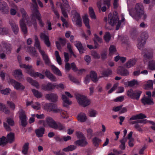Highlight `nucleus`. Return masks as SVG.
<instances>
[{
    "mask_svg": "<svg viewBox=\"0 0 155 155\" xmlns=\"http://www.w3.org/2000/svg\"><path fill=\"white\" fill-rule=\"evenodd\" d=\"M78 121L81 122H84L86 121L87 119L86 114L84 113H80L77 117Z\"/></svg>",
    "mask_w": 155,
    "mask_h": 155,
    "instance_id": "nucleus-25",
    "label": "nucleus"
},
{
    "mask_svg": "<svg viewBox=\"0 0 155 155\" xmlns=\"http://www.w3.org/2000/svg\"><path fill=\"white\" fill-rule=\"evenodd\" d=\"M74 45L78 49L79 52L81 54L84 53V49L82 46L81 43L79 41H76L74 42Z\"/></svg>",
    "mask_w": 155,
    "mask_h": 155,
    "instance_id": "nucleus-26",
    "label": "nucleus"
},
{
    "mask_svg": "<svg viewBox=\"0 0 155 155\" xmlns=\"http://www.w3.org/2000/svg\"><path fill=\"white\" fill-rule=\"evenodd\" d=\"M94 41L95 44L96 45L97 43V41H98L99 42H101L102 41V38L99 37L96 34H94Z\"/></svg>",
    "mask_w": 155,
    "mask_h": 155,
    "instance_id": "nucleus-53",
    "label": "nucleus"
},
{
    "mask_svg": "<svg viewBox=\"0 0 155 155\" xmlns=\"http://www.w3.org/2000/svg\"><path fill=\"white\" fill-rule=\"evenodd\" d=\"M109 55H112L115 54L116 51V47L114 45H111L109 48Z\"/></svg>",
    "mask_w": 155,
    "mask_h": 155,
    "instance_id": "nucleus-42",
    "label": "nucleus"
},
{
    "mask_svg": "<svg viewBox=\"0 0 155 155\" xmlns=\"http://www.w3.org/2000/svg\"><path fill=\"white\" fill-rule=\"evenodd\" d=\"M27 51L30 52L34 57H36L38 56V53L35 50L33 47H29L28 48Z\"/></svg>",
    "mask_w": 155,
    "mask_h": 155,
    "instance_id": "nucleus-38",
    "label": "nucleus"
},
{
    "mask_svg": "<svg viewBox=\"0 0 155 155\" xmlns=\"http://www.w3.org/2000/svg\"><path fill=\"white\" fill-rule=\"evenodd\" d=\"M40 51V53L45 63L47 64H49L50 63V61L48 55L45 53L43 50L42 51Z\"/></svg>",
    "mask_w": 155,
    "mask_h": 155,
    "instance_id": "nucleus-24",
    "label": "nucleus"
},
{
    "mask_svg": "<svg viewBox=\"0 0 155 155\" xmlns=\"http://www.w3.org/2000/svg\"><path fill=\"white\" fill-rule=\"evenodd\" d=\"M11 6L12 8L10 9V13L12 15H15L17 13L18 9V6L14 4H12L11 5Z\"/></svg>",
    "mask_w": 155,
    "mask_h": 155,
    "instance_id": "nucleus-31",
    "label": "nucleus"
},
{
    "mask_svg": "<svg viewBox=\"0 0 155 155\" xmlns=\"http://www.w3.org/2000/svg\"><path fill=\"white\" fill-rule=\"evenodd\" d=\"M90 76L93 82H95L98 80L97 74L95 71H91L90 72Z\"/></svg>",
    "mask_w": 155,
    "mask_h": 155,
    "instance_id": "nucleus-35",
    "label": "nucleus"
},
{
    "mask_svg": "<svg viewBox=\"0 0 155 155\" xmlns=\"http://www.w3.org/2000/svg\"><path fill=\"white\" fill-rule=\"evenodd\" d=\"M101 140L97 137H95L92 139V142L94 145L95 147H97L99 145V143L101 142Z\"/></svg>",
    "mask_w": 155,
    "mask_h": 155,
    "instance_id": "nucleus-39",
    "label": "nucleus"
},
{
    "mask_svg": "<svg viewBox=\"0 0 155 155\" xmlns=\"http://www.w3.org/2000/svg\"><path fill=\"white\" fill-rule=\"evenodd\" d=\"M0 12L4 14H7L9 12V8L7 4L1 1H0Z\"/></svg>",
    "mask_w": 155,
    "mask_h": 155,
    "instance_id": "nucleus-15",
    "label": "nucleus"
},
{
    "mask_svg": "<svg viewBox=\"0 0 155 155\" xmlns=\"http://www.w3.org/2000/svg\"><path fill=\"white\" fill-rule=\"evenodd\" d=\"M55 55L56 57L57 61L59 65H61V60L58 51H55Z\"/></svg>",
    "mask_w": 155,
    "mask_h": 155,
    "instance_id": "nucleus-50",
    "label": "nucleus"
},
{
    "mask_svg": "<svg viewBox=\"0 0 155 155\" xmlns=\"http://www.w3.org/2000/svg\"><path fill=\"white\" fill-rule=\"evenodd\" d=\"M20 12L22 15V18L20 21V26L22 32L25 34H26L27 32V30L25 24V20L27 21V23L28 21L27 20V18H28V15L25 10L23 8H20L19 10ZM29 20H28V21Z\"/></svg>",
    "mask_w": 155,
    "mask_h": 155,
    "instance_id": "nucleus-6",
    "label": "nucleus"
},
{
    "mask_svg": "<svg viewBox=\"0 0 155 155\" xmlns=\"http://www.w3.org/2000/svg\"><path fill=\"white\" fill-rule=\"evenodd\" d=\"M141 102L144 105H152L154 104L153 100L151 98L147 97H144L141 99Z\"/></svg>",
    "mask_w": 155,
    "mask_h": 155,
    "instance_id": "nucleus-20",
    "label": "nucleus"
},
{
    "mask_svg": "<svg viewBox=\"0 0 155 155\" xmlns=\"http://www.w3.org/2000/svg\"><path fill=\"white\" fill-rule=\"evenodd\" d=\"M8 83L9 84L12 85L14 88L17 90H23L25 88V87L22 84L14 80L10 79L8 81Z\"/></svg>",
    "mask_w": 155,
    "mask_h": 155,
    "instance_id": "nucleus-13",
    "label": "nucleus"
},
{
    "mask_svg": "<svg viewBox=\"0 0 155 155\" xmlns=\"http://www.w3.org/2000/svg\"><path fill=\"white\" fill-rule=\"evenodd\" d=\"M128 86L132 87L135 85L138 84L137 81L136 80H134L132 81H128L127 82Z\"/></svg>",
    "mask_w": 155,
    "mask_h": 155,
    "instance_id": "nucleus-52",
    "label": "nucleus"
},
{
    "mask_svg": "<svg viewBox=\"0 0 155 155\" xmlns=\"http://www.w3.org/2000/svg\"><path fill=\"white\" fill-rule=\"evenodd\" d=\"M34 39L35 40V46L38 49L39 52H40V51H42L41 49L40 46V42L39 41L38 38L37 36L35 35L34 36Z\"/></svg>",
    "mask_w": 155,
    "mask_h": 155,
    "instance_id": "nucleus-32",
    "label": "nucleus"
},
{
    "mask_svg": "<svg viewBox=\"0 0 155 155\" xmlns=\"http://www.w3.org/2000/svg\"><path fill=\"white\" fill-rule=\"evenodd\" d=\"M32 107L35 110H38L41 108V105L39 103L36 102L32 105Z\"/></svg>",
    "mask_w": 155,
    "mask_h": 155,
    "instance_id": "nucleus-55",
    "label": "nucleus"
},
{
    "mask_svg": "<svg viewBox=\"0 0 155 155\" xmlns=\"http://www.w3.org/2000/svg\"><path fill=\"white\" fill-rule=\"evenodd\" d=\"M146 118V116L143 114L140 113L139 114L133 115L130 118V120H135L139 119H142Z\"/></svg>",
    "mask_w": 155,
    "mask_h": 155,
    "instance_id": "nucleus-27",
    "label": "nucleus"
},
{
    "mask_svg": "<svg viewBox=\"0 0 155 155\" xmlns=\"http://www.w3.org/2000/svg\"><path fill=\"white\" fill-rule=\"evenodd\" d=\"M11 90L9 88H6L3 90H0V92L1 94L4 95H8L10 93Z\"/></svg>",
    "mask_w": 155,
    "mask_h": 155,
    "instance_id": "nucleus-56",
    "label": "nucleus"
},
{
    "mask_svg": "<svg viewBox=\"0 0 155 155\" xmlns=\"http://www.w3.org/2000/svg\"><path fill=\"white\" fill-rule=\"evenodd\" d=\"M111 38L110 34L109 32H106L105 33L104 36V39L106 42H109Z\"/></svg>",
    "mask_w": 155,
    "mask_h": 155,
    "instance_id": "nucleus-54",
    "label": "nucleus"
},
{
    "mask_svg": "<svg viewBox=\"0 0 155 155\" xmlns=\"http://www.w3.org/2000/svg\"><path fill=\"white\" fill-rule=\"evenodd\" d=\"M17 58L19 63L20 67L21 68L25 69L26 71V72L31 76L35 78L38 77L40 78L41 79H43L44 78L45 76L43 75L39 72H35L34 70L32 68V66L22 64L21 62V57L20 56H18Z\"/></svg>",
    "mask_w": 155,
    "mask_h": 155,
    "instance_id": "nucleus-3",
    "label": "nucleus"
},
{
    "mask_svg": "<svg viewBox=\"0 0 155 155\" xmlns=\"http://www.w3.org/2000/svg\"><path fill=\"white\" fill-rule=\"evenodd\" d=\"M89 13L90 17L92 19H96V16L93 8L90 7L89 8Z\"/></svg>",
    "mask_w": 155,
    "mask_h": 155,
    "instance_id": "nucleus-40",
    "label": "nucleus"
},
{
    "mask_svg": "<svg viewBox=\"0 0 155 155\" xmlns=\"http://www.w3.org/2000/svg\"><path fill=\"white\" fill-rule=\"evenodd\" d=\"M32 116H35L37 117L38 119H42L44 118L45 116L43 114H33Z\"/></svg>",
    "mask_w": 155,
    "mask_h": 155,
    "instance_id": "nucleus-62",
    "label": "nucleus"
},
{
    "mask_svg": "<svg viewBox=\"0 0 155 155\" xmlns=\"http://www.w3.org/2000/svg\"><path fill=\"white\" fill-rule=\"evenodd\" d=\"M61 98L63 101V105L64 107H67L72 103V102L70 101L66 96L64 94L62 95Z\"/></svg>",
    "mask_w": 155,
    "mask_h": 155,
    "instance_id": "nucleus-21",
    "label": "nucleus"
},
{
    "mask_svg": "<svg viewBox=\"0 0 155 155\" xmlns=\"http://www.w3.org/2000/svg\"><path fill=\"white\" fill-rule=\"evenodd\" d=\"M3 47H0V58L5 59H6V55L5 53H9L11 50V48L10 45L6 43L3 42L2 43Z\"/></svg>",
    "mask_w": 155,
    "mask_h": 155,
    "instance_id": "nucleus-9",
    "label": "nucleus"
},
{
    "mask_svg": "<svg viewBox=\"0 0 155 155\" xmlns=\"http://www.w3.org/2000/svg\"><path fill=\"white\" fill-rule=\"evenodd\" d=\"M91 77L89 75H87L84 78V83L86 84H88L90 82Z\"/></svg>",
    "mask_w": 155,
    "mask_h": 155,
    "instance_id": "nucleus-64",
    "label": "nucleus"
},
{
    "mask_svg": "<svg viewBox=\"0 0 155 155\" xmlns=\"http://www.w3.org/2000/svg\"><path fill=\"white\" fill-rule=\"evenodd\" d=\"M8 143V141L6 138L3 136L0 138V146H4L6 145Z\"/></svg>",
    "mask_w": 155,
    "mask_h": 155,
    "instance_id": "nucleus-44",
    "label": "nucleus"
},
{
    "mask_svg": "<svg viewBox=\"0 0 155 155\" xmlns=\"http://www.w3.org/2000/svg\"><path fill=\"white\" fill-rule=\"evenodd\" d=\"M61 20L63 22L62 25L63 27H66L68 26V23L66 21V20L64 19L63 17H61Z\"/></svg>",
    "mask_w": 155,
    "mask_h": 155,
    "instance_id": "nucleus-63",
    "label": "nucleus"
},
{
    "mask_svg": "<svg viewBox=\"0 0 155 155\" xmlns=\"http://www.w3.org/2000/svg\"><path fill=\"white\" fill-rule=\"evenodd\" d=\"M7 104L10 107L14 110L15 108V104L13 102L10 101H8L7 103Z\"/></svg>",
    "mask_w": 155,
    "mask_h": 155,
    "instance_id": "nucleus-60",
    "label": "nucleus"
},
{
    "mask_svg": "<svg viewBox=\"0 0 155 155\" xmlns=\"http://www.w3.org/2000/svg\"><path fill=\"white\" fill-rule=\"evenodd\" d=\"M27 81L31 83V84L37 88H39V85L38 83L36 81L33 80L31 78H27Z\"/></svg>",
    "mask_w": 155,
    "mask_h": 155,
    "instance_id": "nucleus-33",
    "label": "nucleus"
},
{
    "mask_svg": "<svg viewBox=\"0 0 155 155\" xmlns=\"http://www.w3.org/2000/svg\"><path fill=\"white\" fill-rule=\"evenodd\" d=\"M87 137L91 139L93 136V130L91 128H88L86 129Z\"/></svg>",
    "mask_w": 155,
    "mask_h": 155,
    "instance_id": "nucleus-46",
    "label": "nucleus"
},
{
    "mask_svg": "<svg viewBox=\"0 0 155 155\" xmlns=\"http://www.w3.org/2000/svg\"><path fill=\"white\" fill-rule=\"evenodd\" d=\"M127 141L126 138H124L120 142L121 144L120 146V148L122 150H124L125 148V143Z\"/></svg>",
    "mask_w": 155,
    "mask_h": 155,
    "instance_id": "nucleus-47",
    "label": "nucleus"
},
{
    "mask_svg": "<svg viewBox=\"0 0 155 155\" xmlns=\"http://www.w3.org/2000/svg\"><path fill=\"white\" fill-rule=\"evenodd\" d=\"M98 114V112L96 110L91 109L89 110L88 114L91 117H96Z\"/></svg>",
    "mask_w": 155,
    "mask_h": 155,
    "instance_id": "nucleus-34",
    "label": "nucleus"
},
{
    "mask_svg": "<svg viewBox=\"0 0 155 155\" xmlns=\"http://www.w3.org/2000/svg\"><path fill=\"white\" fill-rule=\"evenodd\" d=\"M109 23L113 26L115 24H117L116 29L118 30L121 24V22L118 20V17L117 13L116 12H114L113 14H110L108 16Z\"/></svg>",
    "mask_w": 155,
    "mask_h": 155,
    "instance_id": "nucleus-7",
    "label": "nucleus"
},
{
    "mask_svg": "<svg viewBox=\"0 0 155 155\" xmlns=\"http://www.w3.org/2000/svg\"><path fill=\"white\" fill-rule=\"evenodd\" d=\"M149 69L151 70H155V63L153 61H150L148 66Z\"/></svg>",
    "mask_w": 155,
    "mask_h": 155,
    "instance_id": "nucleus-57",
    "label": "nucleus"
},
{
    "mask_svg": "<svg viewBox=\"0 0 155 155\" xmlns=\"http://www.w3.org/2000/svg\"><path fill=\"white\" fill-rule=\"evenodd\" d=\"M74 143L78 146H84L87 144V142L85 139H82L76 141Z\"/></svg>",
    "mask_w": 155,
    "mask_h": 155,
    "instance_id": "nucleus-30",
    "label": "nucleus"
},
{
    "mask_svg": "<svg viewBox=\"0 0 155 155\" xmlns=\"http://www.w3.org/2000/svg\"><path fill=\"white\" fill-rule=\"evenodd\" d=\"M83 22L87 28L89 29L90 26L89 25V20L87 15H86L83 17Z\"/></svg>",
    "mask_w": 155,
    "mask_h": 155,
    "instance_id": "nucleus-36",
    "label": "nucleus"
},
{
    "mask_svg": "<svg viewBox=\"0 0 155 155\" xmlns=\"http://www.w3.org/2000/svg\"><path fill=\"white\" fill-rule=\"evenodd\" d=\"M7 140L10 143H12L15 140L14 134L10 133L7 136Z\"/></svg>",
    "mask_w": 155,
    "mask_h": 155,
    "instance_id": "nucleus-37",
    "label": "nucleus"
},
{
    "mask_svg": "<svg viewBox=\"0 0 155 155\" xmlns=\"http://www.w3.org/2000/svg\"><path fill=\"white\" fill-rule=\"evenodd\" d=\"M148 37V34L146 32L142 33L139 37L137 42V46L138 48L140 49H143L144 45L145 43L146 40Z\"/></svg>",
    "mask_w": 155,
    "mask_h": 155,
    "instance_id": "nucleus-10",
    "label": "nucleus"
},
{
    "mask_svg": "<svg viewBox=\"0 0 155 155\" xmlns=\"http://www.w3.org/2000/svg\"><path fill=\"white\" fill-rule=\"evenodd\" d=\"M45 107L46 109L49 111H52L55 113H60L61 117L63 118H67L68 117L66 111L62 110L54 104L51 103L46 104H45Z\"/></svg>",
    "mask_w": 155,
    "mask_h": 155,
    "instance_id": "nucleus-5",
    "label": "nucleus"
},
{
    "mask_svg": "<svg viewBox=\"0 0 155 155\" xmlns=\"http://www.w3.org/2000/svg\"><path fill=\"white\" fill-rule=\"evenodd\" d=\"M32 2V13L35 12L38 10V5L37 3L36 0H31Z\"/></svg>",
    "mask_w": 155,
    "mask_h": 155,
    "instance_id": "nucleus-43",
    "label": "nucleus"
},
{
    "mask_svg": "<svg viewBox=\"0 0 155 155\" xmlns=\"http://www.w3.org/2000/svg\"><path fill=\"white\" fill-rule=\"evenodd\" d=\"M51 69L53 72L59 76H61L62 74L60 70L57 68L54 65H52L51 67Z\"/></svg>",
    "mask_w": 155,
    "mask_h": 155,
    "instance_id": "nucleus-41",
    "label": "nucleus"
},
{
    "mask_svg": "<svg viewBox=\"0 0 155 155\" xmlns=\"http://www.w3.org/2000/svg\"><path fill=\"white\" fill-rule=\"evenodd\" d=\"M12 75L18 79L20 80L23 78L21 71L20 69L16 70L12 72Z\"/></svg>",
    "mask_w": 155,
    "mask_h": 155,
    "instance_id": "nucleus-17",
    "label": "nucleus"
},
{
    "mask_svg": "<svg viewBox=\"0 0 155 155\" xmlns=\"http://www.w3.org/2000/svg\"><path fill=\"white\" fill-rule=\"evenodd\" d=\"M118 84H114L113 87L109 90L108 93V94H110L114 91L117 88V87Z\"/></svg>",
    "mask_w": 155,
    "mask_h": 155,
    "instance_id": "nucleus-61",
    "label": "nucleus"
},
{
    "mask_svg": "<svg viewBox=\"0 0 155 155\" xmlns=\"http://www.w3.org/2000/svg\"><path fill=\"white\" fill-rule=\"evenodd\" d=\"M9 24L14 33L15 34H17L19 30L18 27V25L12 21H10Z\"/></svg>",
    "mask_w": 155,
    "mask_h": 155,
    "instance_id": "nucleus-23",
    "label": "nucleus"
},
{
    "mask_svg": "<svg viewBox=\"0 0 155 155\" xmlns=\"http://www.w3.org/2000/svg\"><path fill=\"white\" fill-rule=\"evenodd\" d=\"M19 117L21 121V125L23 127H25L27 124V117L24 111L22 109H20L19 111Z\"/></svg>",
    "mask_w": 155,
    "mask_h": 155,
    "instance_id": "nucleus-14",
    "label": "nucleus"
},
{
    "mask_svg": "<svg viewBox=\"0 0 155 155\" xmlns=\"http://www.w3.org/2000/svg\"><path fill=\"white\" fill-rule=\"evenodd\" d=\"M142 92V91L140 90L133 91L130 89L127 91V95L132 99L138 100L139 99Z\"/></svg>",
    "mask_w": 155,
    "mask_h": 155,
    "instance_id": "nucleus-11",
    "label": "nucleus"
},
{
    "mask_svg": "<svg viewBox=\"0 0 155 155\" xmlns=\"http://www.w3.org/2000/svg\"><path fill=\"white\" fill-rule=\"evenodd\" d=\"M129 12L130 15L133 18L137 20L141 18L145 19L147 17V15L144 12V7L141 3L136 4L132 12L129 11Z\"/></svg>",
    "mask_w": 155,
    "mask_h": 155,
    "instance_id": "nucleus-2",
    "label": "nucleus"
},
{
    "mask_svg": "<svg viewBox=\"0 0 155 155\" xmlns=\"http://www.w3.org/2000/svg\"><path fill=\"white\" fill-rule=\"evenodd\" d=\"M153 82L152 80H149L148 81L145 85V88L146 89L153 88Z\"/></svg>",
    "mask_w": 155,
    "mask_h": 155,
    "instance_id": "nucleus-45",
    "label": "nucleus"
},
{
    "mask_svg": "<svg viewBox=\"0 0 155 155\" xmlns=\"http://www.w3.org/2000/svg\"><path fill=\"white\" fill-rule=\"evenodd\" d=\"M72 21L78 25H81V18L80 15L76 10H74L72 12Z\"/></svg>",
    "mask_w": 155,
    "mask_h": 155,
    "instance_id": "nucleus-12",
    "label": "nucleus"
},
{
    "mask_svg": "<svg viewBox=\"0 0 155 155\" xmlns=\"http://www.w3.org/2000/svg\"><path fill=\"white\" fill-rule=\"evenodd\" d=\"M55 88V84L48 83L46 85L42 84L41 89L44 91H51Z\"/></svg>",
    "mask_w": 155,
    "mask_h": 155,
    "instance_id": "nucleus-16",
    "label": "nucleus"
},
{
    "mask_svg": "<svg viewBox=\"0 0 155 155\" xmlns=\"http://www.w3.org/2000/svg\"><path fill=\"white\" fill-rule=\"evenodd\" d=\"M41 15L38 10H37L35 12H33L32 15L30 16L29 21H27V25L29 26L33 25L35 28H36L37 23L36 21L37 18L39 24L40 26L42 27L44 26V23L41 19Z\"/></svg>",
    "mask_w": 155,
    "mask_h": 155,
    "instance_id": "nucleus-4",
    "label": "nucleus"
},
{
    "mask_svg": "<svg viewBox=\"0 0 155 155\" xmlns=\"http://www.w3.org/2000/svg\"><path fill=\"white\" fill-rule=\"evenodd\" d=\"M45 128L43 127H41L36 129L35 130V133L37 136L39 137L43 136L44 133Z\"/></svg>",
    "mask_w": 155,
    "mask_h": 155,
    "instance_id": "nucleus-29",
    "label": "nucleus"
},
{
    "mask_svg": "<svg viewBox=\"0 0 155 155\" xmlns=\"http://www.w3.org/2000/svg\"><path fill=\"white\" fill-rule=\"evenodd\" d=\"M76 99L79 104L84 107L90 104V100L84 95L78 94L76 96Z\"/></svg>",
    "mask_w": 155,
    "mask_h": 155,
    "instance_id": "nucleus-8",
    "label": "nucleus"
},
{
    "mask_svg": "<svg viewBox=\"0 0 155 155\" xmlns=\"http://www.w3.org/2000/svg\"><path fill=\"white\" fill-rule=\"evenodd\" d=\"M32 91L34 95L37 98H40L41 97V93L38 91L36 90L32 89Z\"/></svg>",
    "mask_w": 155,
    "mask_h": 155,
    "instance_id": "nucleus-48",
    "label": "nucleus"
},
{
    "mask_svg": "<svg viewBox=\"0 0 155 155\" xmlns=\"http://www.w3.org/2000/svg\"><path fill=\"white\" fill-rule=\"evenodd\" d=\"M41 38L45 40V42L46 45L49 47L50 45V43L49 42V38L48 35L45 34L41 33L40 35Z\"/></svg>",
    "mask_w": 155,
    "mask_h": 155,
    "instance_id": "nucleus-22",
    "label": "nucleus"
},
{
    "mask_svg": "<svg viewBox=\"0 0 155 155\" xmlns=\"http://www.w3.org/2000/svg\"><path fill=\"white\" fill-rule=\"evenodd\" d=\"M111 74L112 71L109 69L104 71L101 73L105 77H108V76L111 75Z\"/></svg>",
    "mask_w": 155,
    "mask_h": 155,
    "instance_id": "nucleus-51",
    "label": "nucleus"
},
{
    "mask_svg": "<svg viewBox=\"0 0 155 155\" xmlns=\"http://www.w3.org/2000/svg\"><path fill=\"white\" fill-rule=\"evenodd\" d=\"M29 143H26L24 145L23 150H22V153L24 155H26L28 152V149Z\"/></svg>",
    "mask_w": 155,
    "mask_h": 155,
    "instance_id": "nucleus-49",
    "label": "nucleus"
},
{
    "mask_svg": "<svg viewBox=\"0 0 155 155\" xmlns=\"http://www.w3.org/2000/svg\"><path fill=\"white\" fill-rule=\"evenodd\" d=\"M45 97L47 99L54 102L57 101L58 99V96L57 94L54 93L46 94Z\"/></svg>",
    "mask_w": 155,
    "mask_h": 155,
    "instance_id": "nucleus-18",
    "label": "nucleus"
},
{
    "mask_svg": "<svg viewBox=\"0 0 155 155\" xmlns=\"http://www.w3.org/2000/svg\"><path fill=\"white\" fill-rule=\"evenodd\" d=\"M38 124L45 127H50L55 130H63L65 129V126L60 123H57L52 117H47L45 120H39Z\"/></svg>",
    "mask_w": 155,
    "mask_h": 155,
    "instance_id": "nucleus-1",
    "label": "nucleus"
},
{
    "mask_svg": "<svg viewBox=\"0 0 155 155\" xmlns=\"http://www.w3.org/2000/svg\"><path fill=\"white\" fill-rule=\"evenodd\" d=\"M55 84V88L57 89L61 88V89H64L65 88L64 85L62 83H60L59 84Z\"/></svg>",
    "mask_w": 155,
    "mask_h": 155,
    "instance_id": "nucleus-58",
    "label": "nucleus"
},
{
    "mask_svg": "<svg viewBox=\"0 0 155 155\" xmlns=\"http://www.w3.org/2000/svg\"><path fill=\"white\" fill-rule=\"evenodd\" d=\"M117 72L122 76H126L129 75L128 71L120 66L118 67Z\"/></svg>",
    "mask_w": 155,
    "mask_h": 155,
    "instance_id": "nucleus-19",
    "label": "nucleus"
},
{
    "mask_svg": "<svg viewBox=\"0 0 155 155\" xmlns=\"http://www.w3.org/2000/svg\"><path fill=\"white\" fill-rule=\"evenodd\" d=\"M91 55L95 58L99 59L100 56L99 54L94 51H92L91 52Z\"/></svg>",
    "mask_w": 155,
    "mask_h": 155,
    "instance_id": "nucleus-59",
    "label": "nucleus"
},
{
    "mask_svg": "<svg viewBox=\"0 0 155 155\" xmlns=\"http://www.w3.org/2000/svg\"><path fill=\"white\" fill-rule=\"evenodd\" d=\"M137 61V59L133 58L129 60L125 64V66L127 68H130L134 65Z\"/></svg>",
    "mask_w": 155,
    "mask_h": 155,
    "instance_id": "nucleus-28",
    "label": "nucleus"
}]
</instances>
